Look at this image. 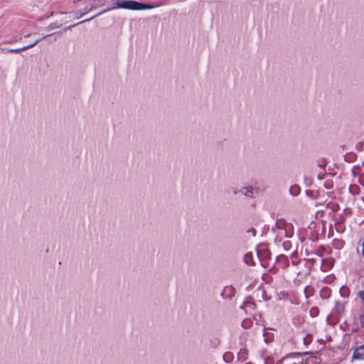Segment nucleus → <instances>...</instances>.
Returning a JSON list of instances; mask_svg holds the SVG:
<instances>
[{"instance_id":"0eeeda50","label":"nucleus","mask_w":364,"mask_h":364,"mask_svg":"<svg viewBox=\"0 0 364 364\" xmlns=\"http://www.w3.org/2000/svg\"><path fill=\"white\" fill-rule=\"evenodd\" d=\"M41 41V39H38L37 41H36L34 43H33L32 44H30L28 46H24L23 48H17V49H13V50H11V52L12 53H19L21 51H23V50H26L28 48H33V46H35L39 41Z\"/></svg>"},{"instance_id":"4468645a","label":"nucleus","mask_w":364,"mask_h":364,"mask_svg":"<svg viewBox=\"0 0 364 364\" xmlns=\"http://www.w3.org/2000/svg\"><path fill=\"white\" fill-rule=\"evenodd\" d=\"M358 296L363 300L364 303V289L358 292Z\"/></svg>"},{"instance_id":"f03ea898","label":"nucleus","mask_w":364,"mask_h":364,"mask_svg":"<svg viewBox=\"0 0 364 364\" xmlns=\"http://www.w3.org/2000/svg\"><path fill=\"white\" fill-rule=\"evenodd\" d=\"M291 228H292L291 225L290 224L287 223L285 220H278L276 222L275 225L272 228V230L277 232V231L279 230H283L286 228L291 229Z\"/></svg>"},{"instance_id":"2eb2a0df","label":"nucleus","mask_w":364,"mask_h":364,"mask_svg":"<svg viewBox=\"0 0 364 364\" xmlns=\"http://www.w3.org/2000/svg\"><path fill=\"white\" fill-rule=\"evenodd\" d=\"M311 287H306V288L305 289V293H306V295L310 294H311Z\"/></svg>"},{"instance_id":"20e7f679","label":"nucleus","mask_w":364,"mask_h":364,"mask_svg":"<svg viewBox=\"0 0 364 364\" xmlns=\"http://www.w3.org/2000/svg\"><path fill=\"white\" fill-rule=\"evenodd\" d=\"M255 304L250 300H246L241 306V308L244 309L246 312H251L252 311L255 309Z\"/></svg>"},{"instance_id":"6e6552de","label":"nucleus","mask_w":364,"mask_h":364,"mask_svg":"<svg viewBox=\"0 0 364 364\" xmlns=\"http://www.w3.org/2000/svg\"><path fill=\"white\" fill-rule=\"evenodd\" d=\"M344 304L339 303L338 301L336 302L334 310L337 314H342L344 311Z\"/></svg>"},{"instance_id":"1a4fd4ad","label":"nucleus","mask_w":364,"mask_h":364,"mask_svg":"<svg viewBox=\"0 0 364 364\" xmlns=\"http://www.w3.org/2000/svg\"><path fill=\"white\" fill-rule=\"evenodd\" d=\"M241 192L247 196H252L253 193V188L252 186L245 187L241 190Z\"/></svg>"},{"instance_id":"ddd939ff","label":"nucleus","mask_w":364,"mask_h":364,"mask_svg":"<svg viewBox=\"0 0 364 364\" xmlns=\"http://www.w3.org/2000/svg\"><path fill=\"white\" fill-rule=\"evenodd\" d=\"M244 259H245V262L247 263V264H250V259H251V255H249V254H246L245 255V257H244Z\"/></svg>"},{"instance_id":"dca6fc26","label":"nucleus","mask_w":364,"mask_h":364,"mask_svg":"<svg viewBox=\"0 0 364 364\" xmlns=\"http://www.w3.org/2000/svg\"><path fill=\"white\" fill-rule=\"evenodd\" d=\"M360 323H361L362 327L364 328V315L360 317Z\"/></svg>"},{"instance_id":"7ed1b4c3","label":"nucleus","mask_w":364,"mask_h":364,"mask_svg":"<svg viewBox=\"0 0 364 364\" xmlns=\"http://www.w3.org/2000/svg\"><path fill=\"white\" fill-rule=\"evenodd\" d=\"M276 234V238L280 241L284 237H289L292 235V228H291V229L286 228L279 230L277 231Z\"/></svg>"},{"instance_id":"423d86ee","label":"nucleus","mask_w":364,"mask_h":364,"mask_svg":"<svg viewBox=\"0 0 364 364\" xmlns=\"http://www.w3.org/2000/svg\"><path fill=\"white\" fill-rule=\"evenodd\" d=\"M235 294V289L232 286L225 287L222 292L224 297H232Z\"/></svg>"},{"instance_id":"9d476101","label":"nucleus","mask_w":364,"mask_h":364,"mask_svg":"<svg viewBox=\"0 0 364 364\" xmlns=\"http://www.w3.org/2000/svg\"><path fill=\"white\" fill-rule=\"evenodd\" d=\"M318 314V309L315 307V308H312L311 310H310V314L311 316H316Z\"/></svg>"},{"instance_id":"39448f33","label":"nucleus","mask_w":364,"mask_h":364,"mask_svg":"<svg viewBox=\"0 0 364 364\" xmlns=\"http://www.w3.org/2000/svg\"><path fill=\"white\" fill-rule=\"evenodd\" d=\"M353 358L358 360L364 359V345L360 346L355 350Z\"/></svg>"},{"instance_id":"f8f14e48","label":"nucleus","mask_w":364,"mask_h":364,"mask_svg":"<svg viewBox=\"0 0 364 364\" xmlns=\"http://www.w3.org/2000/svg\"><path fill=\"white\" fill-rule=\"evenodd\" d=\"M340 291L343 296H346L348 294V289L346 287H342Z\"/></svg>"},{"instance_id":"9b49d317","label":"nucleus","mask_w":364,"mask_h":364,"mask_svg":"<svg viewBox=\"0 0 364 364\" xmlns=\"http://www.w3.org/2000/svg\"><path fill=\"white\" fill-rule=\"evenodd\" d=\"M290 192L293 195H297L299 193V187L298 186L291 187L290 188Z\"/></svg>"},{"instance_id":"f257e3e1","label":"nucleus","mask_w":364,"mask_h":364,"mask_svg":"<svg viewBox=\"0 0 364 364\" xmlns=\"http://www.w3.org/2000/svg\"><path fill=\"white\" fill-rule=\"evenodd\" d=\"M116 4V8L125 9L129 10H145L151 9L155 7L153 5L145 4L131 0H117ZM115 9V7L112 8V9ZM109 10H111V9H107L104 12H106Z\"/></svg>"},{"instance_id":"f3484780","label":"nucleus","mask_w":364,"mask_h":364,"mask_svg":"<svg viewBox=\"0 0 364 364\" xmlns=\"http://www.w3.org/2000/svg\"><path fill=\"white\" fill-rule=\"evenodd\" d=\"M248 232H251L253 236H255L256 235V230L255 229H251Z\"/></svg>"}]
</instances>
